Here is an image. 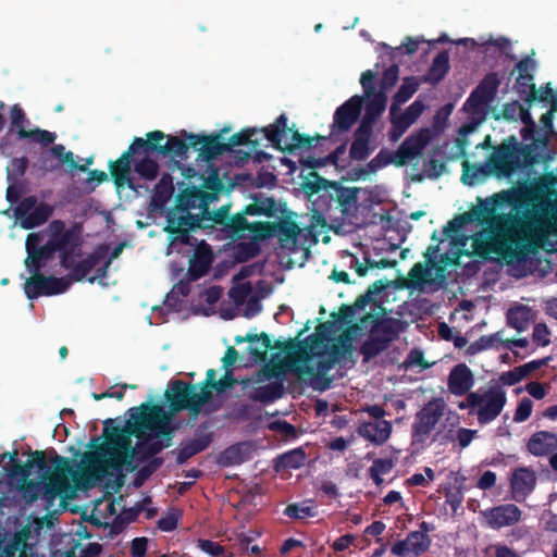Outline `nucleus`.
<instances>
[{
	"mask_svg": "<svg viewBox=\"0 0 557 557\" xmlns=\"http://www.w3.org/2000/svg\"><path fill=\"white\" fill-rule=\"evenodd\" d=\"M248 213H244V209L231 215L230 219L222 225L221 231L228 238L239 239L245 237V233L249 232L251 237L257 240V234L253 230V224L256 222H248L247 216Z\"/></svg>",
	"mask_w": 557,
	"mask_h": 557,
	"instance_id": "34",
	"label": "nucleus"
},
{
	"mask_svg": "<svg viewBox=\"0 0 557 557\" xmlns=\"http://www.w3.org/2000/svg\"><path fill=\"white\" fill-rule=\"evenodd\" d=\"M500 85V79L498 76V73L491 72L487 73L478 84V86L474 88L478 91H480L482 95L490 98L492 101L494 100L498 87Z\"/></svg>",
	"mask_w": 557,
	"mask_h": 557,
	"instance_id": "51",
	"label": "nucleus"
},
{
	"mask_svg": "<svg viewBox=\"0 0 557 557\" xmlns=\"http://www.w3.org/2000/svg\"><path fill=\"white\" fill-rule=\"evenodd\" d=\"M108 253L107 246H98L92 252L88 253L84 259L75 262L72 259V265L64 268L70 270V277L75 282H81L86 278L87 274L95 269L102 260L106 259Z\"/></svg>",
	"mask_w": 557,
	"mask_h": 557,
	"instance_id": "29",
	"label": "nucleus"
},
{
	"mask_svg": "<svg viewBox=\"0 0 557 557\" xmlns=\"http://www.w3.org/2000/svg\"><path fill=\"white\" fill-rule=\"evenodd\" d=\"M449 69V54L446 50L441 51L433 59L428 72L422 76L421 82L435 86L445 78Z\"/></svg>",
	"mask_w": 557,
	"mask_h": 557,
	"instance_id": "37",
	"label": "nucleus"
},
{
	"mask_svg": "<svg viewBox=\"0 0 557 557\" xmlns=\"http://www.w3.org/2000/svg\"><path fill=\"white\" fill-rule=\"evenodd\" d=\"M182 138L174 135H165L162 131H152L146 134L144 139L146 152H156L172 159L186 160L191 148L189 140L181 132Z\"/></svg>",
	"mask_w": 557,
	"mask_h": 557,
	"instance_id": "13",
	"label": "nucleus"
},
{
	"mask_svg": "<svg viewBox=\"0 0 557 557\" xmlns=\"http://www.w3.org/2000/svg\"><path fill=\"white\" fill-rule=\"evenodd\" d=\"M335 359L330 356L321 358L317 362V369L309 364L299 366L296 372L300 375H308L313 381V386L320 391L331 387L332 379L326 376V373L334 367Z\"/></svg>",
	"mask_w": 557,
	"mask_h": 557,
	"instance_id": "30",
	"label": "nucleus"
},
{
	"mask_svg": "<svg viewBox=\"0 0 557 557\" xmlns=\"http://www.w3.org/2000/svg\"><path fill=\"white\" fill-rule=\"evenodd\" d=\"M531 310L525 306H518L511 308L507 312L508 325L516 329L518 332H522L529 327Z\"/></svg>",
	"mask_w": 557,
	"mask_h": 557,
	"instance_id": "48",
	"label": "nucleus"
},
{
	"mask_svg": "<svg viewBox=\"0 0 557 557\" xmlns=\"http://www.w3.org/2000/svg\"><path fill=\"white\" fill-rule=\"evenodd\" d=\"M23 188L17 182L9 183L5 198L10 203H16L14 216L24 230H33L44 225L53 214L54 208L47 202L37 201L36 196H27L20 201Z\"/></svg>",
	"mask_w": 557,
	"mask_h": 557,
	"instance_id": "7",
	"label": "nucleus"
},
{
	"mask_svg": "<svg viewBox=\"0 0 557 557\" xmlns=\"http://www.w3.org/2000/svg\"><path fill=\"white\" fill-rule=\"evenodd\" d=\"M27 549L26 539L17 535L4 546L0 557H27Z\"/></svg>",
	"mask_w": 557,
	"mask_h": 557,
	"instance_id": "58",
	"label": "nucleus"
},
{
	"mask_svg": "<svg viewBox=\"0 0 557 557\" xmlns=\"http://www.w3.org/2000/svg\"><path fill=\"white\" fill-rule=\"evenodd\" d=\"M490 176H493V173L488 159L485 163H470L467 159L462 162L461 182L465 185L473 186Z\"/></svg>",
	"mask_w": 557,
	"mask_h": 557,
	"instance_id": "39",
	"label": "nucleus"
},
{
	"mask_svg": "<svg viewBox=\"0 0 557 557\" xmlns=\"http://www.w3.org/2000/svg\"><path fill=\"white\" fill-rule=\"evenodd\" d=\"M511 202L510 190L496 193L485 200L479 198L478 209L457 215L448 222L445 232H459L474 215L476 221L488 224L486 246L490 251L497 253L507 264L525 262L530 253L547 242L549 235L557 236V202L543 200L542 211L550 212L552 216L534 219L532 223L518 214L495 213L498 208Z\"/></svg>",
	"mask_w": 557,
	"mask_h": 557,
	"instance_id": "1",
	"label": "nucleus"
},
{
	"mask_svg": "<svg viewBox=\"0 0 557 557\" xmlns=\"http://www.w3.org/2000/svg\"><path fill=\"white\" fill-rule=\"evenodd\" d=\"M376 73L368 70L361 74L360 84L367 99L364 115L361 125L373 128L377 119L386 109L387 95L375 89Z\"/></svg>",
	"mask_w": 557,
	"mask_h": 557,
	"instance_id": "14",
	"label": "nucleus"
},
{
	"mask_svg": "<svg viewBox=\"0 0 557 557\" xmlns=\"http://www.w3.org/2000/svg\"><path fill=\"white\" fill-rule=\"evenodd\" d=\"M191 243L195 249L189 259L186 276H188L189 281H197L210 271L214 260V253L211 246L205 240L197 243V239L194 238Z\"/></svg>",
	"mask_w": 557,
	"mask_h": 557,
	"instance_id": "21",
	"label": "nucleus"
},
{
	"mask_svg": "<svg viewBox=\"0 0 557 557\" xmlns=\"http://www.w3.org/2000/svg\"><path fill=\"white\" fill-rule=\"evenodd\" d=\"M490 102H492L490 98L482 95L476 89H473L463 103V110L468 114L472 115L473 117H478L481 121L486 113V108Z\"/></svg>",
	"mask_w": 557,
	"mask_h": 557,
	"instance_id": "43",
	"label": "nucleus"
},
{
	"mask_svg": "<svg viewBox=\"0 0 557 557\" xmlns=\"http://www.w3.org/2000/svg\"><path fill=\"white\" fill-rule=\"evenodd\" d=\"M399 78V65L397 63H393L389 65L382 74V78L380 81V90L383 92H387L392 89Z\"/></svg>",
	"mask_w": 557,
	"mask_h": 557,
	"instance_id": "64",
	"label": "nucleus"
},
{
	"mask_svg": "<svg viewBox=\"0 0 557 557\" xmlns=\"http://www.w3.org/2000/svg\"><path fill=\"white\" fill-rule=\"evenodd\" d=\"M141 152H146L144 138L135 137L128 149L121 157L110 162V175L117 187L127 185L131 189H135L134 180L131 177L132 161L140 157Z\"/></svg>",
	"mask_w": 557,
	"mask_h": 557,
	"instance_id": "17",
	"label": "nucleus"
},
{
	"mask_svg": "<svg viewBox=\"0 0 557 557\" xmlns=\"http://www.w3.org/2000/svg\"><path fill=\"white\" fill-rule=\"evenodd\" d=\"M535 88L534 81H529L524 76H516L513 89L525 103L532 104L535 101Z\"/></svg>",
	"mask_w": 557,
	"mask_h": 557,
	"instance_id": "50",
	"label": "nucleus"
},
{
	"mask_svg": "<svg viewBox=\"0 0 557 557\" xmlns=\"http://www.w3.org/2000/svg\"><path fill=\"white\" fill-rule=\"evenodd\" d=\"M188 276L174 284L171 292L165 297V304L175 306L180 301V297H187L190 293V283Z\"/></svg>",
	"mask_w": 557,
	"mask_h": 557,
	"instance_id": "61",
	"label": "nucleus"
},
{
	"mask_svg": "<svg viewBox=\"0 0 557 557\" xmlns=\"http://www.w3.org/2000/svg\"><path fill=\"white\" fill-rule=\"evenodd\" d=\"M134 448H136V456H139L138 459L145 461L154 458L165 448V445H162L159 438L148 437L147 440H139Z\"/></svg>",
	"mask_w": 557,
	"mask_h": 557,
	"instance_id": "47",
	"label": "nucleus"
},
{
	"mask_svg": "<svg viewBox=\"0 0 557 557\" xmlns=\"http://www.w3.org/2000/svg\"><path fill=\"white\" fill-rule=\"evenodd\" d=\"M194 396L195 384L186 383L182 380H173L169 384V389L165 391L164 397L169 403L170 410L168 413H175L183 410H188L194 417Z\"/></svg>",
	"mask_w": 557,
	"mask_h": 557,
	"instance_id": "20",
	"label": "nucleus"
},
{
	"mask_svg": "<svg viewBox=\"0 0 557 557\" xmlns=\"http://www.w3.org/2000/svg\"><path fill=\"white\" fill-rule=\"evenodd\" d=\"M507 403L506 392L499 383H492L482 391L470 392L463 401L458 404L460 410L468 409L475 414L481 425L494 421L503 411Z\"/></svg>",
	"mask_w": 557,
	"mask_h": 557,
	"instance_id": "6",
	"label": "nucleus"
},
{
	"mask_svg": "<svg viewBox=\"0 0 557 557\" xmlns=\"http://www.w3.org/2000/svg\"><path fill=\"white\" fill-rule=\"evenodd\" d=\"M368 320L373 323L370 332L377 335L381 341H385V345L388 347L403 331V322L399 319L377 317L371 313H366L360 319L361 323H366Z\"/></svg>",
	"mask_w": 557,
	"mask_h": 557,
	"instance_id": "26",
	"label": "nucleus"
},
{
	"mask_svg": "<svg viewBox=\"0 0 557 557\" xmlns=\"http://www.w3.org/2000/svg\"><path fill=\"white\" fill-rule=\"evenodd\" d=\"M71 286V281L66 277H55L53 275L36 274L28 277L24 283V293L30 300L39 296H53L65 293Z\"/></svg>",
	"mask_w": 557,
	"mask_h": 557,
	"instance_id": "18",
	"label": "nucleus"
},
{
	"mask_svg": "<svg viewBox=\"0 0 557 557\" xmlns=\"http://www.w3.org/2000/svg\"><path fill=\"white\" fill-rule=\"evenodd\" d=\"M52 453L50 462L53 466V472L50 480L34 481L29 476L20 478L22 481L20 491L27 503H34L40 495L48 503H52L69 491V475L74 473L72 462L53 449Z\"/></svg>",
	"mask_w": 557,
	"mask_h": 557,
	"instance_id": "4",
	"label": "nucleus"
},
{
	"mask_svg": "<svg viewBox=\"0 0 557 557\" xmlns=\"http://www.w3.org/2000/svg\"><path fill=\"white\" fill-rule=\"evenodd\" d=\"M287 116L282 113L276 117L273 124L262 128L264 138L272 144L275 149L294 153L297 149H310L315 147L317 143L326 140V136H310L300 134L297 129L288 127Z\"/></svg>",
	"mask_w": 557,
	"mask_h": 557,
	"instance_id": "9",
	"label": "nucleus"
},
{
	"mask_svg": "<svg viewBox=\"0 0 557 557\" xmlns=\"http://www.w3.org/2000/svg\"><path fill=\"white\" fill-rule=\"evenodd\" d=\"M394 467L393 459L391 458H377L373 460L372 466L369 468V475L375 483V485L380 486L383 483V479L381 475L387 474L392 471Z\"/></svg>",
	"mask_w": 557,
	"mask_h": 557,
	"instance_id": "54",
	"label": "nucleus"
},
{
	"mask_svg": "<svg viewBox=\"0 0 557 557\" xmlns=\"http://www.w3.org/2000/svg\"><path fill=\"white\" fill-rule=\"evenodd\" d=\"M536 67V61L532 57L527 55L516 63L511 75L517 72V76H524L529 81H534Z\"/></svg>",
	"mask_w": 557,
	"mask_h": 557,
	"instance_id": "60",
	"label": "nucleus"
},
{
	"mask_svg": "<svg viewBox=\"0 0 557 557\" xmlns=\"http://www.w3.org/2000/svg\"><path fill=\"white\" fill-rule=\"evenodd\" d=\"M536 476L533 470L520 467L517 468L510 479V490L516 502H523L534 490Z\"/></svg>",
	"mask_w": 557,
	"mask_h": 557,
	"instance_id": "28",
	"label": "nucleus"
},
{
	"mask_svg": "<svg viewBox=\"0 0 557 557\" xmlns=\"http://www.w3.org/2000/svg\"><path fill=\"white\" fill-rule=\"evenodd\" d=\"M230 131V127H225L221 132L211 135H197L183 131V135L189 140L191 148L198 151L199 158L206 162H211L226 152L223 133Z\"/></svg>",
	"mask_w": 557,
	"mask_h": 557,
	"instance_id": "19",
	"label": "nucleus"
},
{
	"mask_svg": "<svg viewBox=\"0 0 557 557\" xmlns=\"http://www.w3.org/2000/svg\"><path fill=\"white\" fill-rule=\"evenodd\" d=\"M388 283V281L383 280L375 281L363 295L356 299V307L364 309L369 304H375L374 296L384 292Z\"/></svg>",
	"mask_w": 557,
	"mask_h": 557,
	"instance_id": "53",
	"label": "nucleus"
},
{
	"mask_svg": "<svg viewBox=\"0 0 557 557\" xmlns=\"http://www.w3.org/2000/svg\"><path fill=\"white\" fill-rule=\"evenodd\" d=\"M301 187L309 196L322 193L321 199L329 198L327 207L335 202L343 213H347L358 201L359 188L344 187L338 182L320 176L315 171L305 176Z\"/></svg>",
	"mask_w": 557,
	"mask_h": 557,
	"instance_id": "8",
	"label": "nucleus"
},
{
	"mask_svg": "<svg viewBox=\"0 0 557 557\" xmlns=\"http://www.w3.org/2000/svg\"><path fill=\"white\" fill-rule=\"evenodd\" d=\"M164 231L170 235L172 245H193L190 232L197 228L207 230L211 224H202L201 202L198 200L196 187L183 190L176 197L175 207L168 210Z\"/></svg>",
	"mask_w": 557,
	"mask_h": 557,
	"instance_id": "3",
	"label": "nucleus"
},
{
	"mask_svg": "<svg viewBox=\"0 0 557 557\" xmlns=\"http://www.w3.org/2000/svg\"><path fill=\"white\" fill-rule=\"evenodd\" d=\"M363 103V97L355 95L347 101L341 104L333 116L332 134L337 129L339 133H344L350 129V127L358 121Z\"/></svg>",
	"mask_w": 557,
	"mask_h": 557,
	"instance_id": "22",
	"label": "nucleus"
},
{
	"mask_svg": "<svg viewBox=\"0 0 557 557\" xmlns=\"http://www.w3.org/2000/svg\"><path fill=\"white\" fill-rule=\"evenodd\" d=\"M388 348L385 341H381L377 335L370 332L368 339L360 346V354L363 356V361L368 362Z\"/></svg>",
	"mask_w": 557,
	"mask_h": 557,
	"instance_id": "49",
	"label": "nucleus"
},
{
	"mask_svg": "<svg viewBox=\"0 0 557 557\" xmlns=\"http://www.w3.org/2000/svg\"><path fill=\"white\" fill-rule=\"evenodd\" d=\"M197 546L210 557H233V554L227 552L223 545L211 540L199 539Z\"/></svg>",
	"mask_w": 557,
	"mask_h": 557,
	"instance_id": "62",
	"label": "nucleus"
},
{
	"mask_svg": "<svg viewBox=\"0 0 557 557\" xmlns=\"http://www.w3.org/2000/svg\"><path fill=\"white\" fill-rule=\"evenodd\" d=\"M307 459V455L302 448H295L286 451L276 458L275 468L280 469H299Z\"/></svg>",
	"mask_w": 557,
	"mask_h": 557,
	"instance_id": "45",
	"label": "nucleus"
},
{
	"mask_svg": "<svg viewBox=\"0 0 557 557\" xmlns=\"http://www.w3.org/2000/svg\"><path fill=\"white\" fill-rule=\"evenodd\" d=\"M393 425L387 420L366 421L358 428V433L364 440L375 444L383 445L389 438Z\"/></svg>",
	"mask_w": 557,
	"mask_h": 557,
	"instance_id": "32",
	"label": "nucleus"
},
{
	"mask_svg": "<svg viewBox=\"0 0 557 557\" xmlns=\"http://www.w3.org/2000/svg\"><path fill=\"white\" fill-rule=\"evenodd\" d=\"M481 515L490 528L499 530L519 522L522 511L515 504H505L487 508Z\"/></svg>",
	"mask_w": 557,
	"mask_h": 557,
	"instance_id": "24",
	"label": "nucleus"
},
{
	"mask_svg": "<svg viewBox=\"0 0 557 557\" xmlns=\"http://www.w3.org/2000/svg\"><path fill=\"white\" fill-rule=\"evenodd\" d=\"M431 543L429 534L411 531L405 540L391 546V553L398 557H418L429 550Z\"/></svg>",
	"mask_w": 557,
	"mask_h": 557,
	"instance_id": "23",
	"label": "nucleus"
},
{
	"mask_svg": "<svg viewBox=\"0 0 557 557\" xmlns=\"http://www.w3.org/2000/svg\"><path fill=\"white\" fill-rule=\"evenodd\" d=\"M50 154L60 159L61 163H65L69 165L71 170H77L79 172H86V165H78L74 160V154L72 151H65V147L61 144L53 145L50 150Z\"/></svg>",
	"mask_w": 557,
	"mask_h": 557,
	"instance_id": "59",
	"label": "nucleus"
},
{
	"mask_svg": "<svg viewBox=\"0 0 557 557\" xmlns=\"http://www.w3.org/2000/svg\"><path fill=\"white\" fill-rule=\"evenodd\" d=\"M474 384V376L466 363L455 366L448 375V391L455 396L468 395Z\"/></svg>",
	"mask_w": 557,
	"mask_h": 557,
	"instance_id": "31",
	"label": "nucleus"
},
{
	"mask_svg": "<svg viewBox=\"0 0 557 557\" xmlns=\"http://www.w3.org/2000/svg\"><path fill=\"white\" fill-rule=\"evenodd\" d=\"M392 163L396 165V152H392L388 149L383 148L367 164V169H368L369 173H375L379 170H381Z\"/></svg>",
	"mask_w": 557,
	"mask_h": 557,
	"instance_id": "57",
	"label": "nucleus"
},
{
	"mask_svg": "<svg viewBox=\"0 0 557 557\" xmlns=\"http://www.w3.org/2000/svg\"><path fill=\"white\" fill-rule=\"evenodd\" d=\"M430 141L429 129L423 128L409 135L398 147L396 166H404L418 157Z\"/></svg>",
	"mask_w": 557,
	"mask_h": 557,
	"instance_id": "25",
	"label": "nucleus"
},
{
	"mask_svg": "<svg viewBox=\"0 0 557 557\" xmlns=\"http://www.w3.org/2000/svg\"><path fill=\"white\" fill-rule=\"evenodd\" d=\"M352 352V338L348 332L342 333L336 341L332 344V346L327 349L326 355L332 359H335V362H338L341 359L345 358L347 355Z\"/></svg>",
	"mask_w": 557,
	"mask_h": 557,
	"instance_id": "46",
	"label": "nucleus"
},
{
	"mask_svg": "<svg viewBox=\"0 0 557 557\" xmlns=\"http://www.w3.org/2000/svg\"><path fill=\"white\" fill-rule=\"evenodd\" d=\"M278 211V205L274 197H268L263 193L251 195V202L244 207V213L248 215H258L274 218Z\"/></svg>",
	"mask_w": 557,
	"mask_h": 557,
	"instance_id": "36",
	"label": "nucleus"
},
{
	"mask_svg": "<svg viewBox=\"0 0 557 557\" xmlns=\"http://www.w3.org/2000/svg\"><path fill=\"white\" fill-rule=\"evenodd\" d=\"M527 448L534 456H544L557 448L556 434L548 431H539L529 438Z\"/></svg>",
	"mask_w": 557,
	"mask_h": 557,
	"instance_id": "38",
	"label": "nucleus"
},
{
	"mask_svg": "<svg viewBox=\"0 0 557 557\" xmlns=\"http://www.w3.org/2000/svg\"><path fill=\"white\" fill-rule=\"evenodd\" d=\"M284 395V384L281 380L261 385L251 393V399L262 404L273 403Z\"/></svg>",
	"mask_w": 557,
	"mask_h": 557,
	"instance_id": "41",
	"label": "nucleus"
},
{
	"mask_svg": "<svg viewBox=\"0 0 557 557\" xmlns=\"http://www.w3.org/2000/svg\"><path fill=\"white\" fill-rule=\"evenodd\" d=\"M173 193L174 186L172 176L165 173L161 176V178L154 186L148 207L149 211L162 212L165 208L166 202L171 199Z\"/></svg>",
	"mask_w": 557,
	"mask_h": 557,
	"instance_id": "35",
	"label": "nucleus"
},
{
	"mask_svg": "<svg viewBox=\"0 0 557 557\" xmlns=\"http://www.w3.org/2000/svg\"><path fill=\"white\" fill-rule=\"evenodd\" d=\"M420 83L421 81H419L416 76L404 77L401 85L394 95V97H396V101L404 103L407 102L417 92Z\"/></svg>",
	"mask_w": 557,
	"mask_h": 557,
	"instance_id": "52",
	"label": "nucleus"
},
{
	"mask_svg": "<svg viewBox=\"0 0 557 557\" xmlns=\"http://www.w3.org/2000/svg\"><path fill=\"white\" fill-rule=\"evenodd\" d=\"M487 159L493 176L496 178H510L536 162L532 146L520 143L515 135L508 136L494 146Z\"/></svg>",
	"mask_w": 557,
	"mask_h": 557,
	"instance_id": "5",
	"label": "nucleus"
},
{
	"mask_svg": "<svg viewBox=\"0 0 557 557\" xmlns=\"http://www.w3.org/2000/svg\"><path fill=\"white\" fill-rule=\"evenodd\" d=\"M258 343L261 344V348L248 346L247 352L251 356V359L256 362H261L267 359L268 350L273 349L272 339L269 334L262 332L258 335Z\"/></svg>",
	"mask_w": 557,
	"mask_h": 557,
	"instance_id": "55",
	"label": "nucleus"
},
{
	"mask_svg": "<svg viewBox=\"0 0 557 557\" xmlns=\"http://www.w3.org/2000/svg\"><path fill=\"white\" fill-rule=\"evenodd\" d=\"M153 152H141V158H135V172L147 181H153L159 174V164L151 159Z\"/></svg>",
	"mask_w": 557,
	"mask_h": 557,
	"instance_id": "44",
	"label": "nucleus"
},
{
	"mask_svg": "<svg viewBox=\"0 0 557 557\" xmlns=\"http://www.w3.org/2000/svg\"><path fill=\"white\" fill-rule=\"evenodd\" d=\"M257 133L256 128H245L240 132L232 135L227 143H225L226 146V152H234L238 154L239 160H248L249 152L243 151L240 149L234 150V147L243 146V145H251L252 149H256L259 146V143L257 139H253V135Z\"/></svg>",
	"mask_w": 557,
	"mask_h": 557,
	"instance_id": "40",
	"label": "nucleus"
},
{
	"mask_svg": "<svg viewBox=\"0 0 557 557\" xmlns=\"http://www.w3.org/2000/svg\"><path fill=\"white\" fill-rule=\"evenodd\" d=\"M28 163L27 157L12 158L7 166V181L9 183L17 182L26 173Z\"/></svg>",
	"mask_w": 557,
	"mask_h": 557,
	"instance_id": "56",
	"label": "nucleus"
},
{
	"mask_svg": "<svg viewBox=\"0 0 557 557\" xmlns=\"http://www.w3.org/2000/svg\"><path fill=\"white\" fill-rule=\"evenodd\" d=\"M211 442V434H201L187 442H183L181 447L173 449L171 454L176 456L177 465H184L191 457L206 450L210 446Z\"/></svg>",
	"mask_w": 557,
	"mask_h": 557,
	"instance_id": "33",
	"label": "nucleus"
},
{
	"mask_svg": "<svg viewBox=\"0 0 557 557\" xmlns=\"http://www.w3.org/2000/svg\"><path fill=\"white\" fill-rule=\"evenodd\" d=\"M129 420L124 426L112 425L113 420L103 422L104 443L100 451L107 456L103 467L99 470L106 473V469L121 471L123 466H131L136 457V448L132 446V436L137 440L156 437L165 445L172 446L176 426L173 425L172 413H168L160 405L141 404L139 407L128 409Z\"/></svg>",
	"mask_w": 557,
	"mask_h": 557,
	"instance_id": "2",
	"label": "nucleus"
},
{
	"mask_svg": "<svg viewBox=\"0 0 557 557\" xmlns=\"http://www.w3.org/2000/svg\"><path fill=\"white\" fill-rule=\"evenodd\" d=\"M445 411V403L442 398H433L416 413L411 426L412 443L422 444L426 441Z\"/></svg>",
	"mask_w": 557,
	"mask_h": 557,
	"instance_id": "16",
	"label": "nucleus"
},
{
	"mask_svg": "<svg viewBox=\"0 0 557 557\" xmlns=\"http://www.w3.org/2000/svg\"><path fill=\"white\" fill-rule=\"evenodd\" d=\"M490 102H492L490 98L482 95L476 89H473L463 103V110L468 114L472 115L473 117H478L481 121L486 113V108Z\"/></svg>",
	"mask_w": 557,
	"mask_h": 557,
	"instance_id": "42",
	"label": "nucleus"
},
{
	"mask_svg": "<svg viewBox=\"0 0 557 557\" xmlns=\"http://www.w3.org/2000/svg\"><path fill=\"white\" fill-rule=\"evenodd\" d=\"M230 209L231 205H224L220 209L215 211L210 210V214L201 215L202 224H211L212 228L214 225H219L220 228L222 225L230 219Z\"/></svg>",
	"mask_w": 557,
	"mask_h": 557,
	"instance_id": "63",
	"label": "nucleus"
},
{
	"mask_svg": "<svg viewBox=\"0 0 557 557\" xmlns=\"http://www.w3.org/2000/svg\"><path fill=\"white\" fill-rule=\"evenodd\" d=\"M48 230L55 252L59 253L61 267H71L72 259L83 255V225L75 222L70 227H65L64 221L52 220Z\"/></svg>",
	"mask_w": 557,
	"mask_h": 557,
	"instance_id": "10",
	"label": "nucleus"
},
{
	"mask_svg": "<svg viewBox=\"0 0 557 557\" xmlns=\"http://www.w3.org/2000/svg\"><path fill=\"white\" fill-rule=\"evenodd\" d=\"M252 226L257 234V240L263 242L276 237L282 249L289 251L296 249L300 227L294 220L280 219L276 222H256Z\"/></svg>",
	"mask_w": 557,
	"mask_h": 557,
	"instance_id": "12",
	"label": "nucleus"
},
{
	"mask_svg": "<svg viewBox=\"0 0 557 557\" xmlns=\"http://www.w3.org/2000/svg\"><path fill=\"white\" fill-rule=\"evenodd\" d=\"M376 148L373 144V128L359 124L354 132L349 157L355 161L366 160Z\"/></svg>",
	"mask_w": 557,
	"mask_h": 557,
	"instance_id": "27",
	"label": "nucleus"
},
{
	"mask_svg": "<svg viewBox=\"0 0 557 557\" xmlns=\"http://www.w3.org/2000/svg\"><path fill=\"white\" fill-rule=\"evenodd\" d=\"M7 458L10 465L5 466L3 471L11 479L28 478L33 468H37V471L40 473V480L48 481L52 476L53 470L48 466L46 454L42 450L33 451L32 459H28L24 465L17 461V450L0 454V463Z\"/></svg>",
	"mask_w": 557,
	"mask_h": 557,
	"instance_id": "15",
	"label": "nucleus"
},
{
	"mask_svg": "<svg viewBox=\"0 0 557 557\" xmlns=\"http://www.w3.org/2000/svg\"><path fill=\"white\" fill-rule=\"evenodd\" d=\"M30 124L23 108L16 103L10 109V125L8 133L0 141V152L7 157L12 154V150L9 143V135L15 134L17 139L24 140L29 139L33 143L39 144L42 147L52 145L57 139V134L47 129L35 127L27 129Z\"/></svg>",
	"mask_w": 557,
	"mask_h": 557,
	"instance_id": "11",
	"label": "nucleus"
}]
</instances>
